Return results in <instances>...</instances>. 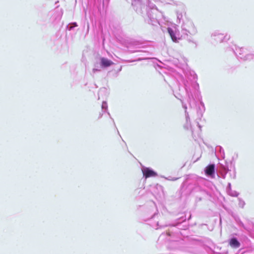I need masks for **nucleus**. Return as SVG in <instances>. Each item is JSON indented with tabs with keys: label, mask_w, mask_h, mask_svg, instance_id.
Here are the masks:
<instances>
[{
	"label": "nucleus",
	"mask_w": 254,
	"mask_h": 254,
	"mask_svg": "<svg viewBox=\"0 0 254 254\" xmlns=\"http://www.w3.org/2000/svg\"><path fill=\"white\" fill-rule=\"evenodd\" d=\"M229 245L232 248L237 249L240 246V243L236 238H233L229 241Z\"/></svg>",
	"instance_id": "obj_2"
},
{
	"label": "nucleus",
	"mask_w": 254,
	"mask_h": 254,
	"mask_svg": "<svg viewBox=\"0 0 254 254\" xmlns=\"http://www.w3.org/2000/svg\"><path fill=\"white\" fill-rule=\"evenodd\" d=\"M142 173L145 178L154 177L157 176V174L155 172L148 168L144 169L142 170Z\"/></svg>",
	"instance_id": "obj_1"
},
{
	"label": "nucleus",
	"mask_w": 254,
	"mask_h": 254,
	"mask_svg": "<svg viewBox=\"0 0 254 254\" xmlns=\"http://www.w3.org/2000/svg\"><path fill=\"white\" fill-rule=\"evenodd\" d=\"M167 30H168V32L169 33V34H170L172 39L174 41H175L176 40V38L175 36V34L174 33L173 30L171 28H168L167 29Z\"/></svg>",
	"instance_id": "obj_5"
},
{
	"label": "nucleus",
	"mask_w": 254,
	"mask_h": 254,
	"mask_svg": "<svg viewBox=\"0 0 254 254\" xmlns=\"http://www.w3.org/2000/svg\"><path fill=\"white\" fill-rule=\"evenodd\" d=\"M113 64V62L108 60L107 59L104 58H102L101 59V65L103 67H108Z\"/></svg>",
	"instance_id": "obj_4"
},
{
	"label": "nucleus",
	"mask_w": 254,
	"mask_h": 254,
	"mask_svg": "<svg viewBox=\"0 0 254 254\" xmlns=\"http://www.w3.org/2000/svg\"><path fill=\"white\" fill-rule=\"evenodd\" d=\"M215 172V166L214 164H210L205 170V173L207 175L211 176L214 174Z\"/></svg>",
	"instance_id": "obj_3"
}]
</instances>
